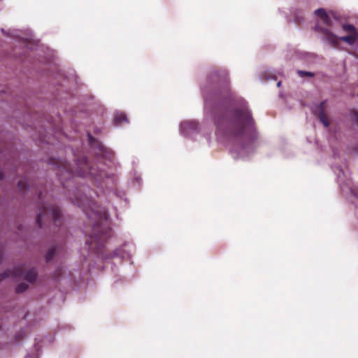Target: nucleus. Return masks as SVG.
Instances as JSON below:
<instances>
[{
	"instance_id": "obj_1",
	"label": "nucleus",
	"mask_w": 358,
	"mask_h": 358,
	"mask_svg": "<svg viewBox=\"0 0 358 358\" xmlns=\"http://www.w3.org/2000/svg\"><path fill=\"white\" fill-rule=\"evenodd\" d=\"M218 137L226 136L233 145L231 150L234 159H244L255 149V125L251 111L245 103L230 116L217 118Z\"/></svg>"
},
{
	"instance_id": "obj_2",
	"label": "nucleus",
	"mask_w": 358,
	"mask_h": 358,
	"mask_svg": "<svg viewBox=\"0 0 358 358\" xmlns=\"http://www.w3.org/2000/svg\"><path fill=\"white\" fill-rule=\"evenodd\" d=\"M337 175V180L343 194L352 203L358 201V192L351 187V180L344 173L343 171L339 167L334 169Z\"/></svg>"
},
{
	"instance_id": "obj_3",
	"label": "nucleus",
	"mask_w": 358,
	"mask_h": 358,
	"mask_svg": "<svg viewBox=\"0 0 358 358\" xmlns=\"http://www.w3.org/2000/svg\"><path fill=\"white\" fill-rule=\"evenodd\" d=\"M315 29L321 30L326 35L327 41L334 45H336L338 41L341 40L350 45H352L358 40V34L356 33L354 34H349L348 36L338 37L333 33L329 31L327 29H320L318 26H316Z\"/></svg>"
},
{
	"instance_id": "obj_4",
	"label": "nucleus",
	"mask_w": 358,
	"mask_h": 358,
	"mask_svg": "<svg viewBox=\"0 0 358 358\" xmlns=\"http://www.w3.org/2000/svg\"><path fill=\"white\" fill-rule=\"evenodd\" d=\"M324 109L325 101H322L320 104L315 105L312 107L313 113L320 118V120L324 124V126L327 127L329 123L328 117L324 113Z\"/></svg>"
},
{
	"instance_id": "obj_5",
	"label": "nucleus",
	"mask_w": 358,
	"mask_h": 358,
	"mask_svg": "<svg viewBox=\"0 0 358 358\" xmlns=\"http://www.w3.org/2000/svg\"><path fill=\"white\" fill-rule=\"evenodd\" d=\"M197 123L190 120L182 122L180 126V131L183 136H190L197 131Z\"/></svg>"
},
{
	"instance_id": "obj_6",
	"label": "nucleus",
	"mask_w": 358,
	"mask_h": 358,
	"mask_svg": "<svg viewBox=\"0 0 358 358\" xmlns=\"http://www.w3.org/2000/svg\"><path fill=\"white\" fill-rule=\"evenodd\" d=\"M315 14L320 16L322 22L325 24H329L330 23V18L327 14L326 11L323 8H318L315 10Z\"/></svg>"
},
{
	"instance_id": "obj_7",
	"label": "nucleus",
	"mask_w": 358,
	"mask_h": 358,
	"mask_svg": "<svg viewBox=\"0 0 358 358\" xmlns=\"http://www.w3.org/2000/svg\"><path fill=\"white\" fill-rule=\"evenodd\" d=\"M36 278V271L35 269H31L26 272L24 279L29 282H33Z\"/></svg>"
},
{
	"instance_id": "obj_8",
	"label": "nucleus",
	"mask_w": 358,
	"mask_h": 358,
	"mask_svg": "<svg viewBox=\"0 0 358 358\" xmlns=\"http://www.w3.org/2000/svg\"><path fill=\"white\" fill-rule=\"evenodd\" d=\"M124 122H127V118L124 113H117L114 118V122L116 125H122Z\"/></svg>"
},
{
	"instance_id": "obj_9",
	"label": "nucleus",
	"mask_w": 358,
	"mask_h": 358,
	"mask_svg": "<svg viewBox=\"0 0 358 358\" xmlns=\"http://www.w3.org/2000/svg\"><path fill=\"white\" fill-rule=\"evenodd\" d=\"M342 28L344 31L348 32L350 34H354L355 33L358 34V30L356 29L355 26L352 24H343Z\"/></svg>"
},
{
	"instance_id": "obj_10",
	"label": "nucleus",
	"mask_w": 358,
	"mask_h": 358,
	"mask_svg": "<svg viewBox=\"0 0 358 358\" xmlns=\"http://www.w3.org/2000/svg\"><path fill=\"white\" fill-rule=\"evenodd\" d=\"M51 215L55 222H56L60 215V212L58 208H54L51 210Z\"/></svg>"
},
{
	"instance_id": "obj_11",
	"label": "nucleus",
	"mask_w": 358,
	"mask_h": 358,
	"mask_svg": "<svg viewBox=\"0 0 358 358\" xmlns=\"http://www.w3.org/2000/svg\"><path fill=\"white\" fill-rule=\"evenodd\" d=\"M28 286L25 283H20L16 287V292L18 293L23 292L27 289Z\"/></svg>"
},
{
	"instance_id": "obj_12",
	"label": "nucleus",
	"mask_w": 358,
	"mask_h": 358,
	"mask_svg": "<svg viewBox=\"0 0 358 358\" xmlns=\"http://www.w3.org/2000/svg\"><path fill=\"white\" fill-rule=\"evenodd\" d=\"M203 97L205 99V108L206 110L208 108V106L210 105V98L206 94V92L205 90H203Z\"/></svg>"
},
{
	"instance_id": "obj_13",
	"label": "nucleus",
	"mask_w": 358,
	"mask_h": 358,
	"mask_svg": "<svg viewBox=\"0 0 358 358\" xmlns=\"http://www.w3.org/2000/svg\"><path fill=\"white\" fill-rule=\"evenodd\" d=\"M298 73L301 76H307L313 77L314 76V74L313 73L309 72V71H298Z\"/></svg>"
},
{
	"instance_id": "obj_14",
	"label": "nucleus",
	"mask_w": 358,
	"mask_h": 358,
	"mask_svg": "<svg viewBox=\"0 0 358 358\" xmlns=\"http://www.w3.org/2000/svg\"><path fill=\"white\" fill-rule=\"evenodd\" d=\"M43 216V213L38 214L36 218V222L39 227H42V217Z\"/></svg>"
},
{
	"instance_id": "obj_15",
	"label": "nucleus",
	"mask_w": 358,
	"mask_h": 358,
	"mask_svg": "<svg viewBox=\"0 0 358 358\" xmlns=\"http://www.w3.org/2000/svg\"><path fill=\"white\" fill-rule=\"evenodd\" d=\"M16 36L24 41L32 40V38H31L32 35L31 34H29V36H27V37H22V36H20L19 34H17Z\"/></svg>"
},
{
	"instance_id": "obj_16",
	"label": "nucleus",
	"mask_w": 358,
	"mask_h": 358,
	"mask_svg": "<svg viewBox=\"0 0 358 358\" xmlns=\"http://www.w3.org/2000/svg\"><path fill=\"white\" fill-rule=\"evenodd\" d=\"M10 274L8 272H5L3 274L0 275V281L4 279L6 277H9Z\"/></svg>"
},
{
	"instance_id": "obj_17",
	"label": "nucleus",
	"mask_w": 358,
	"mask_h": 358,
	"mask_svg": "<svg viewBox=\"0 0 358 358\" xmlns=\"http://www.w3.org/2000/svg\"><path fill=\"white\" fill-rule=\"evenodd\" d=\"M52 255H53L52 250H49V251L48 252V253H47V257H46V258H47L48 259H50V258L52 257Z\"/></svg>"
},
{
	"instance_id": "obj_18",
	"label": "nucleus",
	"mask_w": 358,
	"mask_h": 358,
	"mask_svg": "<svg viewBox=\"0 0 358 358\" xmlns=\"http://www.w3.org/2000/svg\"><path fill=\"white\" fill-rule=\"evenodd\" d=\"M355 121L357 122V124H358V112L357 113H355Z\"/></svg>"
},
{
	"instance_id": "obj_19",
	"label": "nucleus",
	"mask_w": 358,
	"mask_h": 358,
	"mask_svg": "<svg viewBox=\"0 0 358 358\" xmlns=\"http://www.w3.org/2000/svg\"><path fill=\"white\" fill-rule=\"evenodd\" d=\"M22 182L20 181L18 182V186L20 189L22 188Z\"/></svg>"
},
{
	"instance_id": "obj_20",
	"label": "nucleus",
	"mask_w": 358,
	"mask_h": 358,
	"mask_svg": "<svg viewBox=\"0 0 358 358\" xmlns=\"http://www.w3.org/2000/svg\"><path fill=\"white\" fill-rule=\"evenodd\" d=\"M89 140L90 142H92V136L90 134H88Z\"/></svg>"
},
{
	"instance_id": "obj_21",
	"label": "nucleus",
	"mask_w": 358,
	"mask_h": 358,
	"mask_svg": "<svg viewBox=\"0 0 358 358\" xmlns=\"http://www.w3.org/2000/svg\"><path fill=\"white\" fill-rule=\"evenodd\" d=\"M280 85H281V81L278 82V83H277V86H278V87H280Z\"/></svg>"
},
{
	"instance_id": "obj_22",
	"label": "nucleus",
	"mask_w": 358,
	"mask_h": 358,
	"mask_svg": "<svg viewBox=\"0 0 358 358\" xmlns=\"http://www.w3.org/2000/svg\"><path fill=\"white\" fill-rule=\"evenodd\" d=\"M2 178L1 175H0V179Z\"/></svg>"
},
{
	"instance_id": "obj_23",
	"label": "nucleus",
	"mask_w": 358,
	"mask_h": 358,
	"mask_svg": "<svg viewBox=\"0 0 358 358\" xmlns=\"http://www.w3.org/2000/svg\"><path fill=\"white\" fill-rule=\"evenodd\" d=\"M357 96H358V93H357Z\"/></svg>"
}]
</instances>
